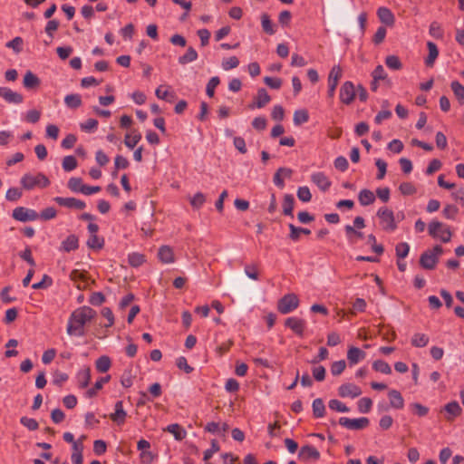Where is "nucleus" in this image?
Wrapping results in <instances>:
<instances>
[{
    "label": "nucleus",
    "mask_w": 464,
    "mask_h": 464,
    "mask_svg": "<svg viewBox=\"0 0 464 464\" xmlns=\"http://www.w3.org/2000/svg\"><path fill=\"white\" fill-rule=\"evenodd\" d=\"M429 337L425 334L416 333L411 337V345L414 347H425L429 343Z\"/></svg>",
    "instance_id": "33"
},
{
    "label": "nucleus",
    "mask_w": 464,
    "mask_h": 464,
    "mask_svg": "<svg viewBox=\"0 0 464 464\" xmlns=\"http://www.w3.org/2000/svg\"><path fill=\"white\" fill-rule=\"evenodd\" d=\"M23 43V39L20 36H16L6 43V47L13 49L15 53H19L22 51Z\"/></svg>",
    "instance_id": "57"
},
{
    "label": "nucleus",
    "mask_w": 464,
    "mask_h": 464,
    "mask_svg": "<svg viewBox=\"0 0 464 464\" xmlns=\"http://www.w3.org/2000/svg\"><path fill=\"white\" fill-rule=\"evenodd\" d=\"M20 422L23 426L27 428L29 430H36L39 427V424L36 420H34L33 418H28L25 416L22 417L20 419Z\"/></svg>",
    "instance_id": "56"
},
{
    "label": "nucleus",
    "mask_w": 464,
    "mask_h": 464,
    "mask_svg": "<svg viewBox=\"0 0 464 464\" xmlns=\"http://www.w3.org/2000/svg\"><path fill=\"white\" fill-rule=\"evenodd\" d=\"M450 87L459 104H464V86L459 82L453 81Z\"/></svg>",
    "instance_id": "32"
},
{
    "label": "nucleus",
    "mask_w": 464,
    "mask_h": 464,
    "mask_svg": "<svg viewBox=\"0 0 464 464\" xmlns=\"http://www.w3.org/2000/svg\"><path fill=\"white\" fill-rule=\"evenodd\" d=\"M12 216L14 219L21 222L35 220L36 218H38V214L36 211L25 208L24 207L15 208L13 210Z\"/></svg>",
    "instance_id": "10"
},
{
    "label": "nucleus",
    "mask_w": 464,
    "mask_h": 464,
    "mask_svg": "<svg viewBox=\"0 0 464 464\" xmlns=\"http://www.w3.org/2000/svg\"><path fill=\"white\" fill-rule=\"evenodd\" d=\"M261 24L265 33L270 35L276 33L275 25L273 24L270 16L266 13H264L261 15Z\"/></svg>",
    "instance_id": "37"
},
{
    "label": "nucleus",
    "mask_w": 464,
    "mask_h": 464,
    "mask_svg": "<svg viewBox=\"0 0 464 464\" xmlns=\"http://www.w3.org/2000/svg\"><path fill=\"white\" fill-rule=\"evenodd\" d=\"M64 103L68 108L77 109L82 105L80 94H68L64 97Z\"/></svg>",
    "instance_id": "34"
},
{
    "label": "nucleus",
    "mask_w": 464,
    "mask_h": 464,
    "mask_svg": "<svg viewBox=\"0 0 464 464\" xmlns=\"http://www.w3.org/2000/svg\"><path fill=\"white\" fill-rule=\"evenodd\" d=\"M372 401L370 398L363 397L358 401V410L362 413H367L371 411Z\"/></svg>",
    "instance_id": "50"
},
{
    "label": "nucleus",
    "mask_w": 464,
    "mask_h": 464,
    "mask_svg": "<svg viewBox=\"0 0 464 464\" xmlns=\"http://www.w3.org/2000/svg\"><path fill=\"white\" fill-rule=\"evenodd\" d=\"M24 87L27 90H36L41 84V81L34 72L27 71L23 80Z\"/></svg>",
    "instance_id": "17"
},
{
    "label": "nucleus",
    "mask_w": 464,
    "mask_h": 464,
    "mask_svg": "<svg viewBox=\"0 0 464 464\" xmlns=\"http://www.w3.org/2000/svg\"><path fill=\"white\" fill-rule=\"evenodd\" d=\"M305 324L306 323L304 319L297 317H288L285 322V325L289 327L295 334L299 336L304 335Z\"/></svg>",
    "instance_id": "11"
},
{
    "label": "nucleus",
    "mask_w": 464,
    "mask_h": 464,
    "mask_svg": "<svg viewBox=\"0 0 464 464\" xmlns=\"http://www.w3.org/2000/svg\"><path fill=\"white\" fill-rule=\"evenodd\" d=\"M399 189L404 196H410L416 193V188L411 182H403L400 185Z\"/></svg>",
    "instance_id": "61"
},
{
    "label": "nucleus",
    "mask_w": 464,
    "mask_h": 464,
    "mask_svg": "<svg viewBox=\"0 0 464 464\" xmlns=\"http://www.w3.org/2000/svg\"><path fill=\"white\" fill-rule=\"evenodd\" d=\"M428 231L431 237L440 239L443 243H448L451 240L452 233L450 227L440 221L432 220L428 226Z\"/></svg>",
    "instance_id": "2"
},
{
    "label": "nucleus",
    "mask_w": 464,
    "mask_h": 464,
    "mask_svg": "<svg viewBox=\"0 0 464 464\" xmlns=\"http://www.w3.org/2000/svg\"><path fill=\"white\" fill-rule=\"evenodd\" d=\"M22 197V191L17 188H11L6 191L5 198L8 201H16Z\"/></svg>",
    "instance_id": "64"
},
{
    "label": "nucleus",
    "mask_w": 464,
    "mask_h": 464,
    "mask_svg": "<svg viewBox=\"0 0 464 464\" xmlns=\"http://www.w3.org/2000/svg\"><path fill=\"white\" fill-rule=\"evenodd\" d=\"M0 97H2L7 102L14 104L22 103L24 101L22 94L6 87H0Z\"/></svg>",
    "instance_id": "15"
},
{
    "label": "nucleus",
    "mask_w": 464,
    "mask_h": 464,
    "mask_svg": "<svg viewBox=\"0 0 464 464\" xmlns=\"http://www.w3.org/2000/svg\"><path fill=\"white\" fill-rule=\"evenodd\" d=\"M104 245V239L97 235L91 236L87 240L88 247L92 249H102Z\"/></svg>",
    "instance_id": "44"
},
{
    "label": "nucleus",
    "mask_w": 464,
    "mask_h": 464,
    "mask_svg": "<svg viewBox=\"0 0 464 464\" xmlns=\"http://www.w3.org/2000/svg\"><path fill=\"white\" fill-rule=\"evenodd\" d=\"M53 200L60 206L66 207L68 208L83 209L86 207L82 200L75 198L56 197Z\"/></svg>",
    "instance_id": "13"
},
{
    "label": "nucleus",
    "mask_w": 464,
    "mask_h": 464,
    "mask_svg": "<svg viewBox=\"0 0 464 464\" xmlns=\"http://www.w3.org/2000/svg\"><path fill=\"white\" fill-rule=\"evenodd\" d=\"M358 199L362 206H368L374 202L375 196L372 191L369 189H362L359 193Z\"/></svg>",
    "instance_id": "29"
},
{
    "label": "nucleus",
    "mask_w": 464,
    "mask_h": 464,
    "mask_svg": "<svg viewBox=\"0 0 464 464\" xmlns=\"http://www.w3.org/2000/svg\"><path fill=\"white\" fill-rule=\"evenodd\" d=\"M342 77V68L340 65H334L328 75V92L329 98H334L339 80Z\"/></svg>",
    "instance_id": "8"
},
{
    "label": "nucleus",
    "mask_w": 464,
    "mask_h": 464,
    "mask_svg": "<svg viewBox=\"0 0 464 464\" xmlns=\"http://www.w3.org/2000/svg\"><path fill=\"white\" fill-rule=\"evenodd\" d=\"M20 182L22 187L26 190H31L35 187L46 188L50 185L49 179L41 172L36 175L26 173L22 177Z\"/></svg>",
    "instance_id": "3"
},
{
    "label": "nucleus",
    "mask_w": 464,
    "mask_h": 464,
    "mask_svg": "<svg viewBox=\"0 0 464 464\" xmlns=\"http://www.w3.org/2000/svg\"><path fill=\"white\" fill-rule=\"evenodd\" d=\"M444 409L446 412L449 414V416L446 417L448 420H452L455 417L460 415L462 411L461 407L455 401L446 404Z\"/></svg>",
    "instance_id": "24"
},
{
    "label": "nucleus",
    "mask_w": 464,
    "mask_h": 464,
    "mask_svg": "<svg viewBox=\"0 0 464 464\" xmlns=\"http://www.w3.org/2000/svg\"><path fill=\"white\" fill-rule=\"evenodd\" d=\"M377 14L381 22L386 25H392L394 24V15L389 8L380 7Z\"/></svg>",
    "instance_id": "22"
},
{
    "label": "nucleus",
    "mask_w": 464,
    "mask_h": 464,
    "mask_svg": "<svg viewBox=\"0 0 464 464\" xmlns=\"http://www.w3.org/2000/svg\"><path fill=\"white\" fill-rule=\"evenodd\" d=\"M95 315L96 312L89 306L76 309L69 317L67 334L71 336H83L85 334L84 325L91 322Z\"/></svg>",
    "instance_id": "1"
},
{
    "label": "nucleus",
    "mask_w": 464,
    "mask_h": 464,
    "mask_svg": "<svg viewBox=\"0 0 464 464\" xmlns=\"http://www.w3.org/2000/svg\"><path fill=\"white\" fill-rule=\"evenodd\" d=\"M158 256L162 263L170 264L174 262V253L172 248L169 246H160Z\"/></svg>",
    "instance_id": "20"
},
{
    "label": "nucleus",
    "mask_w": 464,
    "mask_h": 464,
    "mask_svg": "<svg viewBox=\"0 0 464 464\" xmlns=\"http://www.w3.org/2000/svg\"><path fill=\"white\" fill-rule=\"evenodd\" d=\"M344 230H345L346 236H347L350 243H352V244H355L357 242L358 238L363 237V233L361 231H357L354 228V227H353L351 225L345 226Z\"/></svg>",
    "instance_id": "35"
},
{
    "label": "nucleus",
    "mask_w": 464,
    "mask_h": 464,
    "mask_svg": "<svg viewBox=\"0 0 464 464\" xmlns=\"http://www.w3.org/2000/svg\"><path fill=\"white\" fill-rule=\"evenodd\" d=\"M377 216L381 219V225L384 230L393 231L397 228L392 210L387 208H381L377 212Z\"/></svg>",
    "instance_id": "6"
},
{
    "label": "nucleus",
    "mask_w": 464,
    "mask_h": 464,
    "mask_svg": "<svg viewBox=\"0 0 464 464\" xmlns=\"http://www.w3.org/2000/svg\"><path fill=\"white\" fill-rule=\"evenodd\" d=\"M366 356V353L357 347H351L347 352V360L350 365H354L358 363L360 361L363 360Z\"/></svg>",
    "instance_id": "18"
},
{
    "label": "nucleus",
    "mask_w": 464,
    "mask_h": 464,
    "mask_svg": "<svg viewBox=\"0 0 464 464\" xmlns=\"http://www.w3.org/2000/svg\"><path fill=\"white\" fill-rule=\"evenodd\" d=\"M329 408L333 411H336L339 412H347L349 411V408L346 407L342 401L334 399L329 401Z\"/></svg>",
    "instance_id": "62"
},
{
    "label": "nucleus",
    "mask_w": 464,
    "mask_h": 464,
    "mask_svg": "<svg viewBox=\"0 0 464 464\" xmlns=\"http://www.w3.org/2000/svg\"><path fill=\"white\" fill-rule=\"evenodd\" d=\"M288 227L290 229L289 237L293 241H298L300 238V235L302 234L309 235L311 233V231L308 228L297 227L293 224H289Z\"/></svg>",
    "instance_id": "30"
},
{
    "label": "nucleus",
    "mask_w": 464,
    "mask_h": 464,
    "mask_svg": "<svg viewBox=\"0 0 464 464\" xmlns=\"http://www.w3.org/2000/svg\"><path fill=\"white\" fill-rule=\"evenodd\" d=\"M299 457L305 459H313L316 460L320 458V452L314 447L305 445L301 448Z\"/></svg>",
    "instance_id": "23"
},
{
    "label": "nucleus",
    "mask_w": 464,
    "mask_h": 464,
    "mask_svg": "<svg viewBox=\"0 0 464 464\" xmlns=\"http://www.w3.org/2000/svg\"><path fill=\"white\" fill-rule=\"evenodd\" d=\"M372 368L379 372L384 373V374H391L392 373V368L391 366L382 360H376L372 363Z\"/></svg>",
    "instance_id": "41"
},
{
    "label": "nucleus",
    "mask_w": 464,
    "mask_h": 464,
    "mask_svg": "<svg viewBox=\"0 0 464 464\" xmlns=\"http://www.w3.org/2000/svg\"><path fill=\"white\" fill-rule=\"evenodd\" d=\"M80 388H85L89 385L91 381V370L90 368H84L81 370L77 374Z\"/></svg>",
    "instance_id": "36"
},
{
    "label": "nucleus",
    "mask_w": 464,
    "mask_h": 464,
    "mask_svg": "<svg viewBox=\"0 0 464 464\" xmlns=\"http://www.w3.org/2000/svg\"><path fill=\"white\" fill-rule=\"evenodd\" d=\"M126 415V411L123 410L122 401H118L115 403V411L110 415V418L118 424H122L125 420Z\"/></svg>",
    "instance_id": "21"
},
{
    "label": "nucleus",
    "mask_w": 464,
    "mask_h": 464,
    "mask_svg": "<svg viewBox=\"0 0 464 464\" xmlns=\"http://www.w3.org/2000/svg\"><path fill=\"white\" fill-rule=\"evenodd\" d=\"M141 135L139 132H136L133 135L126 134L124 139V144L130 148L133 149L138 142L140 140Z\"/></svg>",
    "instance_id": "46"
},
{
    "label": "nucleus",
    "mask_w": 464,
    "mask_h": 464,
    "mask_svg": "<svg viewBox=\"0 0 464 464\" xmlns=\"http://www.w3.org/2000/svg\"><path fill=\"white\" fill-rule=\"evenodd\" d=\"M245 274L247 277L253 280H257L259 278L257 265L256 264H248L245 266Z\"/></svg>",
    "instance_id": "52"
},
{
    "label": "nucleus",
    "mask_w": 464,
    "mask_h": 464,
    "mask_svg": "<svg viewBox=\"0 0 464 464\" xmlns=\"http://www.w3.org/2000/svg\"><path fill=\"white\" fill-rule=\"evenodd\" d=\"M145 262L143 255L139 253H132L129 255V263L131 266L138 267Z\"/></svg>",
    "instance_id": "51"
},
{
    "label": "nucleus",
    "mask_w": 464,
    "mask_h": 464,
    "mask_svg": "<svg viewBox=\"0 0 464 464\" xmlns=\"http://www.w3.org/2000/svg\"><path fill=\"white\" fill-rule=\"evenodd\" d=\"M442 213L446 218L454 219L459 213V208L454 205L448 204L443 208Z\"/></svg>",
    "instance_id": "55"
},
{
    "label": "nucleus",
    "mask_w": 464,
    "mask_h": 464,
    "mask_svg": "<svg viewBox=\"0 0 464 464\" xmlns=\"http://www.w3.org/2000/svg\"><path fill=\"white\" fill-rule=\"evenodd\" d=\"M370 423L368 418L362 417L359 419H349L347 417H342L339 419V424L353 430H362L366 428Z\"/></svg>",
    "instance_id": "7"
},
{
    "label": "nucleus",
    "mask_w": 464,
    "mask_h": 464,
    "mask_svg": "<svg viewBox=\"0 0 464 464\" xmlns=\"http://www.w3.org/2000/svg\"><path fill=\"white\" fill-rule=\"evenodd\" d=\"M427 47L429 50L428 57L425 60V63L427 66H432L434 64L435 60L439 55V50L437 45L432 42L427 43Z\"/></svg>",
    "instance_id": "28"
},
{
    "label": "nucleus",
    "mask_w": 464,
    "mask_h": 464,
    "mask_svg": "<svg viewBox=\"0 0 464 464\" xmlns=\"http://www.w3.org/2000/svg\"><path fill=\"white\" fill-rule=\"evenodd\" d=\"M442 252V247L440 245H436L432 250H429L421 254L420 257V265L424 269H433L438 263L439 256L441 255Z\"/></svg>",
    "instance_id": "4"
},
{
    "label": "nucleus",
    "mask_w": 464,
    "mask_h": 464,
    "mask_svg": "<svg viewBox=\"0 0 464 464\" xmlns=\"http://www.w3.org/2000/svg\"><path fill=\"white\" fill-rule=\"evenodd\" d=\"M220 447L216 440H212L211 448L204 451L203 460L206 464H209L208 460L212 458V456L219 451Z\"/></svg>",
    "instance_id": "45"
},
{
    "label": "nucleus",
    "mask_w": 464,
    "mask_h": 464,
    "mask_svg": "<svg viewBox=\"0 0 464 464\" xmlns=\"http://www.w3.org/2000/svg\"><path fill=\"white\" fill-rule=\"evenodd\" d=\"M197 59H198L197 51L192 46H189L187 49L186 53L179 57V63L181 65H185L187 63L196 61Z\"/></svg>",
    "instance_id": "27"
},
{
    "label": "nucleus",
    "mask_w": 464,
    "mask_h": 464,
    "mask_svg": "<svg viewBox=\"0 0 464 464\" xmlns=\"http://www.w3.org/2000/svg\"><path fill=\"white\" fill-rule=\"evenodd\" d=\"M62 165L65 171H72L77 167V160L73 156H66L63 158Z\"/></svg>",
    "instance_id": "47"
},
{
    "label": "nucleus",
    "mask_w": 464,
    "mask_h": 464,
    "mask_svg": "<svg viewBox=\"0 0 464 464\" xmlns=\"http://www.w3.org/2000/svg\"><path fill=\"white\" fill-rule=\"evenodd\" d=\"M164 430L171 433L177 440H182L187 435V431L178 423L167 426Z\"/></svg>",
    "instance_id": "25"
},
{
    "label": "nucleus",
    "mask_w": 464,
    "mask_h": 464,
    "mask_svg": "<svg viewBox=\"0 0 464 464\" xmlns=\"http://www.w3.org/2000/svg\"><path fill=\"white\" fill-rule=\"evenodd\" d=\"M356 92L354 85L352 82H345L343 83V85L340 88V100L344 104H351L354 98H355Z\"/></svg>",
    "instance_id": "9"
},
{
    "label": "nucleus",
    "mask_w": 464,
    "mask_h": 464,
    "mask_svg": "<svg viewBox=\"0 0 464 464\" xmlns=\"http://www.w3.org/2000/svg\"><path fill=\"white\" fill-rule=\"evenodd\" d=\"M239 64V60L236 56H231L228 59L223 60L222 68L226 71L234 69Z\"/></svg>",
    "instance_id": "63"
},
{
    "label": "nucleus",
    "mask_w": 464,
    "mask_h": 464,
    "mask_svg": "<svg viewBox=\"0 0 464 464\" xmlns=\"http://www.w3.org/2000/svg\"><path fill=\"white\" fill-rule=\"evenodd\" d=\"M219 82L220 80L218 76H214L208 81L206 88V92L208 97L214 96L215 89L219 84Z\"/></svg>",
    "instance_id": "58"
},
{
    "label": "nucleus",
    "mask_w": 464,
    "mask_h": 464,
    "mask_svg": "<svg viewBox=\"0 0 464 464\" xmlns=\"http://www.w3.org/2000/svg\"><path fill=\"white\" fill-rule=\"evenodd\" d=\"M299 305V299L295 294H287L284 295L277 304V310L283 314H286L290 312L295 310Z\"/></svg>",
    "instance_id": "5"
},
{
    "label": "nucleus",
    "mask_w": 464,
    "mask_h": 464,
    "mask_svg": "<svg viewBox=\"0 0 464 464\" xmlns=\"http://www.w3.org/2000/svg\"><path fill=\"white\" fill-rule=\"evenodd\" d=\"M386 65L392 70H400L402 67V64L396 55H389L385 59Z\"/></svg>",
    "instance_id": "48"
},
{
    "label": "nucleus",
    "mask_w": 464,
    "mask_h": 464,
    "mask_svg": "<svg viewBox=\"0 0 464 464\" xmlns=\"http://www.w3.org/2000/svg\"><path fill=\"white\" fill-rule=\"evenodd\" d=\"M95 366L98 372H106L111 367V359L106 355L101 356L97 359Z\"/></svg>",
    "instance_id": "39"
},
{
    "label": "nucleus",
    "mask_w": 464,
    "mask_h": 464,
    "mask_svg": "<svg viewBox=\"0 0 464 464\" xmlns=\"http://www.w3.org/2000/svg\"><path fill=\"white\" fill-rule=\"evenodd\" d=\"M79 247V238L76 235H69L61 244L60 251L69 253Z\"/></svg>",
    "instance_id": "16"
},
{
    "label": "nucleus",
    "mask_w": 464,
    "mask_h": 464,
    "mask_svg": "<svg viewBox=\"0 0 464 464\" xmlns=\"http://www.w3.org/2000/svg\"><path fill=\"white\" fill-rule=\"evenodd\" d=\"M270 102V96L268 95L266 89L261 88L257 91L256 106L257 108H263Z\"/></svg>",
    "instance_id": "38"
},
{
    "label": "nucleus",
    "mask_w": 464,
    "mask_h": 464,
    "mask_svg": "<svg viewBox=\"0 0 464 464\" xmlns=\"http://www.w3.org/2000/svg\"><path fill=\"white\" fill-rule=\"evenodd\" d=\"M110 378H111L110 375H108L105 377H102L100 380H98L95 382L94 387H92L87 391V392H86L87 396L90 398L95 396L97 391L101 390L102 388V385L109 382Z\"/></svg>",
    "instance_id": "42"
},
{
    "label": "nucleus",
    "mask_w": 464,
    "mask_h": 464,
    "mask_svg": "<svg viewBox=\"0 0 464 464\" xmlns=\"http://www.w3.org/2000/svg\"><path fill=\"white\" fill-rule=\"evenodd\" d=\"M395 251H396V256L399 259L405 258L409 254L410 246L408 243H405V242L399 243L395 247Z\"/></svg>",
    "instance_id": "49"
},
{
    "label": "nucleus",
    "mask_w": 464,
    "mask_h": 464,
    "mask_svg": "<svg viewBox=\"0 0 464 464\" xmlns=\"http://www.w3.org/2000/svg\"><path fill=\"white\" fill-rule=\"evenodd\" d=\"M311 180L323 192L327 191L332 182L324 172H315L311 176Z\"/></svg>",
    "instance_id": "14"
},
{
    "label": "nucleus",
    "mask_w": 464,
    "mask_h": 464,
    "mask_svg": "<svg viewBox=\"0 0 464 464\" xmlns=\"http://www.w3.org/2000/svg\"><path fill=\"white\" fill-rule=\"evenodd\" d=\"M313 414L315 418H323L325 414V406L321 398L314 400L313 404Z\"/></svg>",
    "instance_id": "31"
},
{
    "label": "nucleus",
    "mask_w": 464,
    "mask_h": 464,
    "mask_svg": "<svg viewBox=\"0 0 464 464\" xmlns=\"http://www.w3.org/2000/svg\"><path fill=\"white\" fill-rule=\"evenodd\" d=\"M309 120V114L306 110H297L294 113V123L296 126H299L303 123L307 122Z\"/></svg>",
    "instance_id": "40"
},
{
    "label": "nucleus",
    "mask_w": 464,
    "mask_h": 464,
    "mask_svg": "<svg viewBox=\"0 0 464 464\" xmlns=\"http://www.w3.org/2000/svg\"><path fill=\"white\" fill-rule=\"evenodd\" d=\"M429 31L430 34L436 39H441L443 37V30L438 22H432Z\"/></svg>",
    "instance_id": "54"
},
{
    "label": "nucleus",
    "mask_w": 464,
    "mask_h": 464,
    "mask_svg": "<svg viewBox=\"0 0 464 464\" xmlns=\"http://www.w3.org/2000/svg\"><path fill=\"white\" fill-rule=\"evenodd\" d=\"M295 206V198L294 196L291 194H285L284 196V201H283V213L285 216H290L293 218V210Z\"/></svg>",
    "instance_id": "26"
},
{
    "label": "nucleus",
    "mask_w": 464,
    "mask_h": 464,
    "mask_svg": "<svg viewBox=\"0 0 464 464\" xmlns=\"http://www.w3.org/2000/svg\"><path fill=\"white\" fill-rule=\"evenodd\" d=\"M388 396L390 399L391 407L397 409V410L402 409L404 407V400L399 391L391 390L388 392Z\"/></svg>",
    "instance_id": "19"
},
{
    "label": "nucleus",
    "mask_w": 464,
    "mask_h": 464,
    "mask_svg": "<svg viewBox=\"0 0 464 464\" xmlns=\"http://www.w3.org/2000/svg\"><path fill=\"white\" fill-rule=\"evenodd\" d=\"M345 367L346 362L344 360L334 362L331 366V372L334 376L340 375L344 371Z\"/></svg>",
    "instance_id": "60"
},
{
    "label": "nucleus",
    "mask_w": 464,
    "mask_h": 464,
    "mask_svg": "<svg viewBox=\"0 0 464 464\" xmlns=\"http://www.w3.org/2000/svg\"><path fill=\"white\" fill-rule=\"evenodd\" d=\"M68 188L72 192H82V189L84 188V184H82V180L81 178H71L67 184Z\"/></svg>",
    "instance_id": "43"
},
{
    "label": "nucleus",
    "mask_w": 464,
    "mask_h": 464,
    "mask_svg": "<svg viewBox=\"0 0 464 464\" xmlns=\"http://www.w3.org/2000/svg\"><path fill=\"white\" fill-rule=\"evenodd\" d=\"M205 201H206V198H205L204 194L201 192L196 193L193 196V198H190V204L196 209L200 208L203 206V204L205 203Z\"/></svg>",
    "instance_id": "53"
},
{
    "label": "nucleus",
    "mask_w": 464,
    "mask_h": 464,
    "mask_svg": "<svg viewBox=\"0 0 464 464\" xmlns=\"http://www.w3.org/2000/svg\"><path fill=\"white\" fill-rule=\"evenodd\" d=\"M297 197L303 202H309L312 198V194L308 187H300L297 189Z\"/></svg>",
    "instance_id": "59"
},
{
    "label": "nucleus",
    "mask_w": 464,
    "mask_h": 464,
    "mask_svg": "<svg viewBox=\"0 0 464 464\" xmlns=\"http://www.w3.org/2000/svg\"><path fill=\"white\" fill-rule=\"evenodd\" d=\"M338 394L343 398H356L362 394V390L359 386L353 383H344L339 387Z\"/></svg>",
    "instance_id": "12"
}]
</instances>
